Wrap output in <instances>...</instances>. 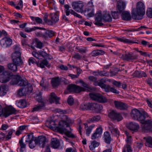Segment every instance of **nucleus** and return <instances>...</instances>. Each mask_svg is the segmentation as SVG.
<instances>
[{
    "label": "nucleus",
    "mask_w": 152,
    "mask_h": 152,
    "mask_svg": "<svg viewBox=\"0 0 152 152\" xmlns=\"http://www.w3.org/2000/svg\"><path fill=\"white\" fill-rule=\"evenodd\" d=\"M132 16L128 11H124L122 12L121 17L122 19L125 20H130L132 17L134 20H139L142 18V2H138L136 8L133 9L132 11Z\"/></svg>",
    "instance_id": "obj_1"
},
{
    "label": "nucleus",
    "mask_w": 152,
    "mask_h": 152,
    "mask_svg": "<svg viewBox=\"0 0 152 152\" xmlns=\"http://www.w3.org/2000/svg\"><path fill=\"white\" fill-rule=\"evenodd\" d=\"M50 127L51 129H55L61 134L65 133L68 137L71 138H75L76 136L70 131L71 129L69 125L63 121H60L59 126H56L55 122L51 121L50 123Z\"/></svg>",
    "instance_id": "obj_2"
},
{
    "label": "nucleus",
    "mask_w": 152,
    "mask_h": 152,
    "mask_svg": "<svg viewBox=\"0 0 152 152\" xmlns=\"http://www.w3.org/2000/svg\"><path fill=\"white\" fill-rule=\"evenodd\" d=\"M102 20L104 22H110L112 21V18L109 12H104L102 17L101 12L99 11L96 15L95 20L94 23L97 26H102L104 25L103 23L101 22Z\"/></svg>",
    "instance_id": "obj_3"
},
{
    "label": "nucleus",
    "mask_w": 152,
    "mask_h": 152,
    "mask_svg": "<svg viewBox=\"0 0 152 152\" xmlns=\"http://www.w3.org/2000/svg\"><path fill=\"white\" fill-rule=\"evenodd\" d=\"M11 75L7 71H5L4 66L0 65V82L6 83L10 79Z\"/></svg>",
    "instance_id": "obj_4"
},
{
    "label": "nucleus",
    "mask_w": 152,
    "mask_h": 152,
    "mask_svg": "<svg viewBox=\"0 0 152 152\" xmlns=\"http://www.w3.org/2000/svg\"><path fill=\"white\" fill-rule=\"evenodd\" d=\"M130 115L133 120L137 121L142 124V114L141 111L134 108L132 110Z\"/></svg>",
    "instance_id": "obj_5"
},
{
    "label": "nucleus",
    "mask_w": 152,
    "mask_h": 152,
    "mask_svg": "<svg viewBox=\"0 0 152 152\" xmlns=\"http://www.w3.org/2000/svg\"><path fill=\"white\" fill-rule=\"evenodd\" d=\"M2 113L0 114H2L6 117L12 114H16L18 112L17 111L11 106H8L6 107L3 109L1 107Z\"/></svg>",
    "instance_id": "obj_6"
},
{
    "label": "nucleus",
    "mask_w": 152,
    "mask_h": 152,
    "mask_svg": "<svg viewBox=\"0 0 152 152\" xmlns=\"http://www.w3.org/2000/svg\"><path fill=\"white\" fill-rule=\"evenodd\" d=\"M12 85L18 84L20 86H26L28 83L27 80H23L19 75L17 76L15 78L13 79L10 82Z\"/></svg>",
    "instance_id": "obj_7"
},
{
    "label": "nucleus",
    "mask_w": 152,
    "mask_h": 152,
    "mask_svg": "<svg viewBox=\"0 0 152 152\" xmlns=\"http://www.w3.org/2000/svg\"><path fill=\"white\" fill-rule=\"evenodd\" d=\"M90 98L93 100L101 103H104L107 102L106 98L98 93H91L89 94Z\"/></svg>",
    "instance_id": "obj_8"
},
{
    "label": "nucleus",
    "mask_w": 152,
    "mask_h": 152,
    "mask_svg": "<svg viewBox=\"0 0 152 152\" xmlns=\"http://www.w3.org/2000/svg\"><path fill=\"white\" fill-rule=\"evenodd\" d=\"M72 8L76 11L78 12H82L83 11L84 5L81 1H74L71 4Z\"/></svg>",
    "instance_id": "obj_9"
},
{
    "label": "nucleus",
    "mask_w": 152,
    "mask_h": 152,
    "mask_svg": "<svg viewBox=\"0 0 152 152\" xmlns=\"http://www.w3.org/2000/svg\"><path fill=\"white\" fill-rule=\"evenodd\" d=\"M12 58L14 63L17 64H22L20 52H14L12 54Z\"/></svg>",
    "instance_id": "obj_10"
},
{
    "label": "nucleus",
    "mask_w": 152,
    "mask_h": 152,
    "mask_svg": "<svg viewBox=\"0 0 152 152\" xmlns=\"http://www.w3.org/2000/svg\"><path fill=\"white\" fill-rule=\"evenodd\" d=\"M143 131L145 132H152V121L148 120L143 121Z\"/></svg>",
    "instance_id": "obj_11"
},
{
    "label": "nucleus",
    "mask_w": 152,
    "mask_h": 152,
    "mask_svg": "<svg viewBox=\"0 0 152 152\" xmlns=\"http://www.w3.org/2000/svg\"><path fill=\"white\" fill-rule=\"evenodd\" d=\"M109 116L112 119L118 121L121 120L123 118L120 113L116 111H112L109 114Z\"/></svg>",
    "instance_id": "obj_12"
},
{
    "label": "nucleus",
    "mask_w": 152,
    "mask_h": 152,
    "mask_svg": "<svg viewBox=\"0 0 152 152\" xmlns=\"http://www.w3.org/2000/svg\"><path fill=\"white\" fill-rule=\"evenodd\" d=\"M88 7H90V8H86L85 10L86 12L87 13V15L89 17H91L93 16L94 15L93 8L94 5L92 0H90L88 4Z\"/></svg>",
    "instance_id": "obj_13"
},
{
    "label": "nucleus",
    "mask_w": 152,
    "mask_h": 152,
    "mask_svg": "<svg viewBox=\"0 0 152 152\" xmlns=\"http://www.w3.org/2000/svg\"><path fill=\"white\" fill-rule=\"evenodd\" d=\"M12 41L11 39L7 37H5L0 41L1 45L4 48H7L11 45Z\"/></svg>",
    "instance_id": "obj_14"
},
{
    "label": "nucleus",
    "mask_w": 152,
    "mask_h": 152,
    "mask_svg": "<svg viewBox=\"0 0 152 152\" xmlns=\"http://www.w3.org/2000/svg\"><path fill=\"white\" fill-rule=\"evenodd\" d=\"M36 140L40 147L43 148L45 146L47 142V139L45 137L42 136H39L37 137Z\"/></svg>",
    "instance_id": "obj_15"
},
{
    "label": "nucleus",
    "mask_w": 152,
    "mask_h": 152,
    "mask_svg": "<svg viewBox=\"0 0 152 152\" xmlns=\"http://www.w3.org/2000/svg\"><path fill=\"white\" fill-rule=\"evenodd\" d=\"M127 127L130 130L137 132L139 128L138 124L134 122L129 123L126 125Z\"/></svg>",
    "instance_id": "obj_16"
},
{
    "label": "nucleus",
    "mask_w": 152,
    "mask_h": 152,
    "mask_svg": "<svg viewBox=\"0 0 152 152\" xmlns=\"http://www.w3.org/2000/svg\"><path fill=\"white\" fill-rule=\"evenodd\" d=\"M126 7V4L121 0L118 1L117 3V10L119 13H121L124 10Z\"/></svg>",
    "instance_id": "obj_17"
},
{
    "label": "nucleus",
    "mask_w": 152,
    "mask_h": 152,
    "mask_svg": "<svg viewBox=\"0 0 152 152\" xmlns=\"http://www.w3.org/2000/svg\"><path fill=\"white\" fill-rule=\"evenodd\" d=\"M114 103L115 107L121 110H126L128 107L127 104L121 102L115 101Z\"/></svg>",
    "instance_id": "obj_18"
},
{
    "label": "nucleus",
    "mask_w": 152,
    "mask_h": 152,
    "mask_svg": "<svg viewBox=\"0 0 152 152\" xmlns=\"http://www.w3.org/2000/svg\"><path fill=\"white\" fill-rule=\"evenodd\" d=\"M59 98L54 93H51L49 98V101L51 103H55L56 104H59Z\"/></svg>",
    "instance_id": "obj_19"
},
{
    "label": "nucleus",
    "mask_w": 152,
    "mask_h": 152,
    "mask_svg": "<svg viewBox=\"0 0 152 152\" xmlns=\"http://www.w3.org/2000/svg\"><path fill=\"white\" fill-rule=\"evenodd\" d=\"M137 56L136 55H134L130 53L122 55L123 58L128 61L133 60L136 59Z\"/></svg>",
    "instance_id": "obj_20"
},
{
    "label": "nucleus",
    "mask_w": 152,
    "mask_h": 152,
    "mask_svg": "<svg viewBox=\"0 0 152 152\" xmlns=\"http://www.w3.org/2000/svg\"><path fill=\"white\" fill-rule=\"evenodd\" d=\"M118 39L120 41L123 42L125 43H128L130 44L134 43L137 44L141 43V44H142V40L141 42L138 41H134L126 39L124 37L120 38H118Z\"/></svg>",
    "instance_id": "obj_21"
},
{
    "label": "nucleus",
    "mask_w": 152,
    "mask_h": 152,
    "mask_svg": "<svg viewBox=\"0 0 152 152\" xmlns=\"http://www.w3.org/2000/svg\"><path fill=\"white\" fill-rule=\"evenodd\" d=\"M50 16L51 19V25L55 24L59 20V16L56 13H50Z\"/></svg>",
    "instance_id": "obj_22"
},
{
    "label": "nucleus",
    "mask_w": 152,
    "mask_h": 152,
    "mask_svg": "<svg viewBox=\"0 0 152 152\" xmlns=\"http://www.w3.org/2000/svg\"><path fill=\"white\" fill-rule=\"evenodd\" d=\"M51 144L52 147L55 149L58 148L60 145L59 141L56 138H53L51 139Z\"/></svg>",
    "instance_id": "obj_23"
},
{
    "label": "nucleus",
    "mask_w": 152,
    "mask_h": 152,
    "mask_svg": "<svg viewBox=\"0 0 152 152\" xmlns=\"http://www.w3.org/2000/svg\"><path fill=\"white\" fill-rule=\"evenodd\" d=\"M109 130L111 131L112 134L118 137L119 135V131L114 126L110 125L109 126Z\"/></svg>",
    "instance_id": "obj_24"
},
{
    "label": "nucleus",
    "mask_w": 152,
    "mask_h": 152,
    "mask_svg": "<svg viewBox=\"0 0 152 152\" xmlns=\"http://www.w3.org/2000/svg\"><path fill=\"white\" fill-rule=\"evenodd\" d=\"M8 90V87L3 84L0 86V96H3L6 94Z\"/></svg>",
    "instance_id": "obj_25"
},
{
    "label": "nucleus",
    "mask_w": 152,
    "mask_h": 152,
    "mask_svg": "<svg viewBox=\"0 0 152 152\" xmlns=\"http://www.w3.org/2000/svg\"><path fill=\"white\" fill-rule=\"evenodd\" d=\"M65 8L64 11L66 13V16L69 15L70 13H71L75 15H76V12L72 9H69L70 7L68 4H65L64 6Z\"/></svg>",
    "instance_id": "obj_26"
},
{
    "label": "nucleus",
    "mask_w": 152,
    "mask_h": 152,
    "mask_svg": "<svg viewBox=\"0 0 152 152\" xmlns=\"http://www.w3.org/2000/svg\"><path fill=\"white\" fill-rule=\"evenodd\" d=\"M92 109L95 110L96 112L98 113L101 111L103 109L102 105L96 103H92Z\"/></svg>",
    "instance_id": "obj_27"
},
{
    "label": "nucleus",
    "mask_w": 152,
    "mask_h": 152,
    "mask_svg": "<svg viewBox=\"0 0 152 152\" xmlns=\"http://www.w3.org/2000/svg\"><path fill=\"white\" fill-rule=\"evenodd\" d=\"M20 64H17L15 63H10L8 64L7 67L10 70L13 72H15L17 70V66Z\"/></svg>",
    "instance_id": "obj_28"
},
{
    "label": "nucleus",
    "mask_w": 152,
    "mask_h": 152,
    "mask_svg": "<svg viewBox=\"0 0 152 152\" xmlns=\"http://www.w3.org/2000/svg\"><path fill=\"white\" fill-rule=\"evenodd\" d=\"M104 138L105 142L107 144H110L112 140L110 135L108 132H106L104 133Z\"/></svg>",
    "instance_id": "obj_29"
},
{
    "label": "nucleus",
    "mask_w": 152,
    "mask_h": 152,
    "mask_svg": "<svg viewBox=\"0 0 152 152\" xmlns=\"http://www.w3.org/2000/svg\"><path fill=\"white\" fill-rule=\"evenodd\" d=\"M106 81L104 79L96 81V82L94 83V85L95 86H98L102 88L105 87V85L104 83H106Z\"/></svg>",
    "instance_id": "obj_30"
},
{
    "label": "nucleus",
    "mask_w": 152,
    "mask_h": 152,
    "mask_svg": "<svg viewBox=\"0 0 152 152\" xmlns=\"http://www.w3.org/2000/svg\"><path fill=\"white\" fill-rule=\"evenodd\" d=\"M85 125V129L86 131V134L88 136H89L90 134L91 133L92 129L95 126V125L92 124L89 126H87V124H84Z\"/></svg>",
    "instance_id": "obj_31"
},
{
    "label": "nucleus",
    "mask_w": 152,
    "mask_h": 152,
    "mask_svg": "<svg viewBox=\"0 0 152 152\" xmlns=\"http://www.w3.org/2000/svg\"><path fill=\"white\" fill-rule=\"evenodd\" d=\"M104 52L102 50H96L93 51L91 54L92 56H96L100 55L103 54Z\"/></svg>",
    "instance_id": "obj_32"
},
{
    "label": "nucleus",
    "mask_w": 152,
    "mask_h": 152,
    "mask_svg": "<svg viewBox=\"0 0 152 152\" xmlns=\"http://www.w3.org/2000/svg\"><path fill=\"white\" fill-rule=\"evenodd\" d=\"M16 105L20 108H24L26 107V101L23 99H21L16 102Z\"/></svg>",
    "instance_id": "obj_33"
},
{
    "label": "nucleus",
    "mask_w": 152,
    "mask_h": 152,
    "mask_svg": "<svg viewBox=\"0 0 152 152\" xmlns=\"http://www.w3.org/2000/svg\"><path fill=\"white\" fill-rule=\"evenodd\" d=\"M92 103L82 104L80 106V108L83 110H87L92 108Z\"/></svg>",
    "instance_id": "obj_34"
},
{
    "label": "nucleus",
    "mask_w": 152,
    "mask_h": 152,
    "mask_svg": "<svg viewBox=\"0 0 152 152\" xmlns=\"http://www.w3.org/2000/svg\"><path fill=\"white\" fill-rule=\"evenodd\" d=\"M48 61L45 59L41 61L40 63L38 62L37 63L38 66H39L42 68H45V66L48 67Z\"/></svg>",
    "instance_id": "obj_35"
},
{
    "label": "nucleus",
    "mask_w": 152,
    "mask_h": 152,
    "mask_svg": "<svg viewBox=\"0 0 152 152\" xmlns=\"http://www.w3.org/2000/svg\"><path fill=\"white\" fill-rule=\"evenodd\" d=\"M45 107V104L43 102H42L41 103L38 105L36 106L33 108L32 112L37 111L40 110L44 108Z\"/></svg>",
    "instance_id": "obj_36"
},
{
    "label": "nucleus",
    "mask_w": 152,
    "mask_h": 152,
    "mask_svg": "<svg viewBox=\"0 0 152 152\" xmlns=\"http://www.w3.org/2000/svg\"><path fill=\"white\" fill-rule=\"evenodd\" d=\"M60 83V80L58 77L53 78L51 80V84L53 87H56L59 85Z\"/></svg>",
    "instance_id": "obj_37"
},
{
    "label": "nucleus",
    "mask_w": 152,
    "mask_h": 152,
    "mask_svg": "<svg viewBox=\"0 0 152 152\" xmlns=\"http://www.w3.org/2000/svg\"><path fill=\"white\" fill-rule=\"evenodd\" d=\"M37 137H35L33 135V133H31L28 134L27 136V138L25 142H29L31 141L34 140L36 139Z\"/></svg>",
    "instance_id": "obj_38"
},
{
    "label": "nucleus",
    "mask_w": 152,
    "mask_h": 152,
    "mask_svg": "<svg viewBox=\"0 0 152 152\" xmlns=\"http://www.w3.org/2000/svg\"><path fill=\"white\" fill-rule=\"evenodd\" d=\"M143 139H145L146 140L145 143V145L152 147V138L151 137H148L147 138L144 137Z\"/></svg>",
    "instance_id": "obj_39"
},
{
    "label": "nucleus",
    "mask_w": 152,
    "mask_h": 152,
    "mask_svg": "<svg viewBox=\"0 0 152 152\" xmlns=\"http://www.w3.org/2000/svg\"><path fill=\"white\" fill-rule=\"evenodd\" d=\"M36 35L39 37H41L45 39H47L48 38V34H47V31L45 33H42L40 32H38L36 33Z\"/></svg>",
    "instance_id": "obj_40"
},
{
    "label": "nucleus",
    "mask_w": 152,
    "mask_h": 152,
    "mask_svg": "<svg viewBox=\"0 0 152 152\" xmlns=\"http://www.w3.org/2000/svg\"><path fill=\"white\" fill-rule=\"evenodd\" d=\"M101 118L99 116H94L93 117L90 118L88 121V122L89 123L94 122L95 121H99Z\"/></svg>",
    "instance_id": "obj_41"
},
{
    "label": "nucleus",
    "mask_w": 152,
    "mask_h": 152,
    "mask_svg": "<svg viewBox=\"0 0 152 152\" xmlns=\"http://www.w3.org/2000/svg\"><path fill=\"white\" fill-rule=\"evenodd\" d=\"M99 145V144L98 142L94 140L91 142V145L89 146V148L91 150H93L95 148L98 147Z\"/></svg>",
    "instance_id": "obj_42"
},
{
    "label": "nucleus",
    "mask_w": 152,
    "mask_h": 152,
    "mask_svg": "<svg viewBox=\"0 0 152 152\" xmlns=\"http://www.w3.org/2000/svg\"><path fill=\"white\" fill-rule=\"evenodd\" d=\"M26 89L24 88H22L19 90L18 94L20 96L25 95L27 94Z\"/></svg>",
    "instance_id": "obj_43"
},
{
    "label": "nucleus",
    "mask_w": 152,
    "mask_h": 152,
    "mask_svg": "<svg viewBox=\"0 0 152 152\" xmlns=\"http://www.w3.org/2000/svg\"><path fill=\"white\" fill-rule=\"evenodd\" d=\"M36 29H42L43 28L39 27H34L31 28H25V31L27 32H29L33 31H35Z\"/></svg>",
    "instance_id": "obj_44"
},
{
    "label": "nucleus",
    "mask_w": 152,
    "mask_h": 152,
    "mask_svg": "<svg viewBox=\"0 0 152 152\" xmlns=\"http://www.w3.org/2000/svg\"><path fill=\"white\" fill-rule=\"evenodd\" d=\"M37 141L36 140V139L34 140H32L29 143V147L31 148H34L36 144H37Z\"/></svg>",
    "instance_id": "obj_45"
},
{
    "label": "nucleus",
    "mask_w": 152,
    "mask_h": 152,
    "mask_svg": "<svg viewBox=\"0 0 152 152\" xmlns=\"http://www.w3.org/2000/svg\"><path fill=\"white\" fill-rule=\"evenodd\" d=\"M38 53L39 54L40 57L41 56L45 58H48V56H49V55L45 52L42 50H40L38 52Z\"/></svg>",
    "instance_id": "obj_46"
},
{
    "label": "nucleus",
    "mask_w": 152,
    "mask_h": 152,
    "mask_svg": "<svg viewBox=\"0 0 152 152\" xmlns=\"http://www.w3.org/2000/svg\"><path fill=\"white\" fill-rule=\"evenodd\" d=\"M85 91V88L75 85V92L76 93H79L81 91Z\"/></svg>",
    "instance_id": "obj_47"
},
{
    "label": "nucleus",
    "mask_w": 152,
    "mask_h": 152,
    "mask_svg": "<svg viewBox=\"0 0 152 152\" xmlns=\"http://www.w3.org/2000/svg\"><path fill=\"white\" fill-rule=\"evenodd\" d=\"M41 95L42 93L41 92H39L38 94H37L36 96H35V98L37 100L38 102L41 103L42 102V98Z\"/></svg>",
    "instance_id": "obj_48"
},
{
    "label": "nucleus",
    "mask_w": 152,
    "mask_h": 152,
    "mask_svg": "<svg viewBox=\"0 0 152 152\" xmlns=\"http://www.w3.org/2000/svg\"><path fill=\"white\" fill-rule=\"evenodd\" d=\"M48 14L47 13H46L44 18V20L45 22L49 25H51L52 23L50 20L48 19Z\"/></svg>",
    "instance_id": "obj_49"
},
{
    "label": "nucleus",
    "mask_w": 152,
    "mask_h": 152,
    "mask_svg": "<svg viewBox=\"0 0 152 152\" xmlns=\"http://www.w3.org/2000/svg\"><path fill=\"white\" fill-rule=\"evenodd\" d=\"M75 88V85L71 84L69 85L67 87V90L69 92H74Z\"/></svg>",
    "instance_id": "obj_50"
},
{
    "label": "nucleus",
    "mask_w": 152,
    "mask_h": 152,
    "mask_svg": "<svg viewBox=\"0 0 152 152\" xmlns=\"http://www.w3.org/2000/svg\"><path fill=\"white\" fill-rule=\"evenodd\" d=\"M125 133L127 137L126 141L127 143H130L132 142L131 136L130 135L129 133L126 131L125 132Z\"/></svg>",
    "instance_id": "obj_51"
},
{
    "label": "nucleus",
    "mask_w": 152,
    "mask_h": 152,
    "mask_svg": "<svg viewBox=\"0 0 152 152\" xmlns=\"http://www.w3.org/2000/svg\"><path fill=\"white\" fill-rule=\"evenodd\" d=\"M75 49L78 50V51L81 53H85L87 50L86 47L79 48L78 47H76Z\"/></svg>",
    "instance_id": "obj_52"
},
{
    "label": "nucleus",
    "mask_w": 152,
    "mask_h": 152,
    "mask_svg": "<svg viewBox=\"0 0 152 152\" xmlns=\"http://www.w3.org/2000/svg\"><path fill=\"white\" fill-rule=\"evenodd\" d=\"M30 18L32 20L36 21L38 23H41L42 22V19L39 17L31 16Z\"/></svg>",
    "instance_id": "obj_53"
},
{
    "label": "nucleus",
    "mask_w": 152,
    "mask_h": 152,
    "mask_svg": "<svg viewBox=\"0 0 152 152\" xmlns=\"http://www.w3.org/2000/svg\"><path fill=\"white\" fill-rule=\"evenodd\" d=\"M26 86V87L24 88L26 89V91H27V94L31 93L32 90V88L31 85V84H28Z\"/></svg>",
    "instance_id": "obj_54"
},
{
    "label": "nucleus",
    "mask_w": 152,
    "mask_h": 152,
    "mask_svg": "<svg viewBox=\"0 0 152 152\" xmlns=\"http://www.w3.org/2000/svg\"><path fill=\"white\" fill-rule=\"evenodd\" d=\"M146 15L148 17L152 18V8H148L147 10Z\"/></svg>",
    "instance_id": "obj_55"
},
{
    "label": "nucleus",
    "mask_w": 152,
    "mask_h": 152,
    "mask_svg": "<svg viewBox=\"0 0 152 152\" xmlns=\"http://www.w3.org/2000/svg\"><path fill=\"white\" fill-rule=\"evenodd\" d=\"M112 84L113 85L119 88L121 87V83L120 82L115 80H114L112 82Z\"/></svg>",
    "instance_id": "obj_56"
},
{
    "label": "nucleus",
    "mask_w": 152,
    "mask_h": 152,
    "mask_svg": "<svg viewBox=\"0 0 152 152\" xmlns=\"http://www.w3.org/2000/svg\"><path fill=\"white\" fill-rule=\"evenodd\" d=\"M47 34H48V38H50L54 35L55 33L52 30H47Z\"/></svg>",
    "instance_id": "obj_57"
},
{
    "label": "nucleus",
    "mask_w": 152,
    "mask_h": 152,
    "mask_svg": "<svg viewBox=\"0 0 152 152\" xmlns=\"http://www.w3.org/2000/svg\"><path fill=\"white\" fill-rule=\"evenodd\" d=\"M72 57L77 60H80L81 59L82 56L78 53H76L72 56Z\"/></svg>",
    "instance_id": "obj_58"
},
{
    "label": "nucleus",
    "mask_w": 152,
    "mask_h": 152,
    "mask_svg": "<svg viewBox=\"0 0 152 152\" xmlns=\"http://www.w3.org/2000/svg\"><path fill=\"white\" fill-rule=\"evenodd\" d=\"M88 78L89 81L94 82V83L96 82L97 80L96 77L92 76H89Z\"/></svg>",
    "instance_id": "obj_59"
},
{
    "label": "nucleus",
    "mask_w": 152,
    "mask_h": 152,
    "mask_svg": "<svg viewBox=\"0 0 152 152\" xmlns=\"http://www.w3.org/2000/svg\"><path fill=\"white\" fill-rule=\"evenodd\" d=\"M19 143L21 149L25 148L26 147V145L23 142V138H22L19 141Z\"/></svg>",
    "instance_id": "obj_60"
},
{
    "label": "nucleus",
    "mask_w": 152,
    "mask_h": 152,
    "mask_svg": "<svg viewBox=\"0 0 152 152\" xmlns=\"http://www.w3.org/2000/svg\"><path fill=\"white\" fill-rule=\"evenodd\" d=\"M40 85L42 87V88H43L44 90H46L47 87V86L45 85L44 80L43 78H42V80L40 83Z\"/></svg>",
    "instance_id": "obj_61"
},
{
    "label": "nucleus",
    "mask_w": 152,
    "mask_h": 152,
    "mask_svg": "<svg viewBox=\"0 0 152 152\" xmlns=\"http://www.w3.org/2000/svg\"><path fill=\"white\" fill-rule=\"evenodd\" d=\"M124 150L123 151V152H126L125 148H126L128 152H132V151L131 149V147L129 145H126L124 147Z\"/></svg>",
    "instance_id": "obj_62"
},
{
    "label": "nucleus",
    "mask_w": 152,
    "mask_h": 152,
    "mask_svg": "<svg viewBox=\"0 0 152 152\" xmlns=\"http://www.w3.org/2000/svg\"><path fill=\"white\" fill-rule=\"evenodd\" d=\"M67 102L70 105H72L74 103V99L71 96H69L68 98Z\"/></svg>",
    "instance_id": "obj_63"
},
{
    "label": "nucleus",
    "mask_w": 152,
    "mask_h": 152,
    "mask_svg": "<svg viewBox=\"0 0 152 152\" xmlns=\"http://www.w3.org/2000/svg\"><path fill=\"white\" fill-rule=\"evenodd\" d=\"M13 134V132L11 129L8 132V134L6 137V139L7 140L10 139L11 138V136Z\"/></svg>",
    "instance_id": "obj_64"
}]
</instances>
